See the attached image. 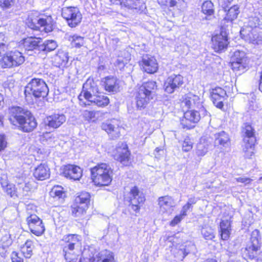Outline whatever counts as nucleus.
<instances>
[{
  "label": "nucleus",
  "instance_id": "4468645a",
  "mask_svg": "<svg viewBox=\"0 0 262 262\" xmlns=\"http://www.w3.org/2000/svg\"><path fill=\"white\" fill-rule=\"evenodd\" d=\"M200 119V113L195 111L189 110L184 114L183 118L181 120V124L184 129H189L194 126V124Z\"/></svg>",
  "mask_w": 262,
  "mask_h": 262
},
{
  "label": "nucleus",
  "instance_id": "2f4dec72",
  "mask_svg": "<svg viewBox=\"0 0 262 262\" xmlns=\"http://www.w3.org/2000/svg\"><path fill=\"white\" fill-rule=\"evenodd\" d=\"M156 82L153 81H148L143 83L139 90L142 91L147 96L153 99L155 90L157 89Z\"/></svg>",
  "mask_w": 262,
  "mask_h": 262
},
{
  "label": "nucleus",
  "instance_id": "69168bd1",
  "mask_svg": "<svg viewBox=\"0 0 262 262\" xmlns=\"http://www.w3.org/2000/svg\"><path fill=\"white\" fill-rule=\"evenodd\" d=\"M177 239V237L175 236H169L166 237V241H168L170 243H171L172 246H174V243L175 242V239Z\"/></svg>",
  "mask_w": 262,
  "mask_h": 262
},
{
  "label": "nucleus",
  "instance_id": "473e14b6",
  "mask_svg": "<svg viewBox=\"0 0 262 262\" xmlns=\"http://www.w3.org/2000/svg\"><path fill=\"white\" fill-rule=\"evenodd\" d=\"M40 38L30 37L24 39L21 44L26 50L32 51L37 48H39Z\"/></svg>",
  "mask_w": 262,
  "mask_h": 262
},
{
  "label": "nucleus",
  "instance_id": "bb28decb",
  "mask_svg": "<svg viewBox=\"0 0 262 262\" xmlns=\"http://www.w3.org/2000/svg\"><path fill=\"white\" fill-rule=\"evenodd\" d=\"M231 216L222 220L220 225L221 238L223 240H227L231 232Z\"/></svg>",
  "mask_w": 262,
  "mask_h": 262
},
{
  "label": "nucleus",
  "instance_id": "bf43d9fd",
  "mask_svg": "<svg viewBox=\"0 0 262 262\" xmlns=\"http://www.w3.org/2000/svg\"><path fill=\"white\" fill-rule=\"evenodd\" d=\"M12 262H24L23 259L18 256V253L16 252H13L11 254Z\"/></svg>",
  "mask_w": 262,
  "mask_h": 262
},
{
  "label": "nucleus",
  "instance_id": "0e129e2a",
  "mask_svg": "<svg viewBox=\"0 0 262 262\" xmlns=\"http://www.w3.org/2000/svg\"><path fill=\"white\" fill-rule=\"evenodd\" d=\"M31 189V186L29 183H26L25 184L23 188V195H26L27 192H29Z\"/></svg>",
  "mask_w": 262,
  "mask_h": 262
},
{
  "label": "nucleus",
  "instance_id": "774afa93",
  "mask_svg": "<svg viewBox=\"0 0 262 262\" xmlns=\"http://www.w3.org/2000/svg\"><path fill=\"white\" fill-rule=\"evenodd\" d=\"M259 89L262 92V72L260 75V81L259 84Z\"/></svg>",
  "mask_w": 262,
  "mask_h": 262
},
{
  "label": "nucleus",
  "instance_id": "2eb2a0df",
  "mask_svg": "<svg viewBox=\"0 0 262 262\" xmlns=\"http://www.w3.org/2000/svg\"><path fill=\"white\" fill-rule=\"evenodd\" d=\"M182 105H185L188 108H200L203 113V115H205L207 114L206 111L202 105V99L198 96L192 93H188L185 96L182 101Z\"/></svg>",
  "mask_w": 262,
  "mask_h": 262
},
{
  "label": "nucleus",
  "instance_id": "f704fd0d",
  "mask_svg": "<svg viewBox=\"0 0 262 262\" xmlns=\"http://www.w3.org/2000/svg\"><path fill=\"white\" fill-rule=\"evenodd\" d=\"M119 82L116 78L107 77L104 81V88L109 92H117L119 90Z\"/></svg>",
  "mask_w": 262,
  "mask_h": 262
},
{
  "label": "nucleus",
  "instance_id": "c03bdc74",
  "mask_svg": "<svg viewBox=\"0 0 262 262\" xmlns=\"http://www.w3.org/2000/svg\"><path fill=\"white\" fill-rule=\"evenodd\" d=\"M201 232L204 237L207 240H211L214 237L213 229L210 227L203 228Z\"/></svg>",
  "mask_w": 262,
  "mask_h": 262
},
{
  "label": "nucleus",
  "instance_id": "5701e85b",
  "mask_svg": "<svg viewBox=\"0 0 262 262\" xmlns=\"http://www.w3.org/2000/svg\"><path fill=\"white\" fill-rule=\"evenodd\" d=\"M81 237L77 234H68L64 235L62 239L61 245L63 250H74L75 246L80 244Z\"/></svg>",
  "mask_w": 262,
  "mask_h": 262
},
{
  "label": "nucleus",
  "instance_id": "680f3d73",
  "mask_svg": "<svg viewBox=\"0 0 262 262\" xmlns=\"http://www.w3.org/2000/svg\"><path fill=\"white\" fill-rule=\"evenodd\" d=\"M190 207H190L188 205L186 204L183 206L180 212V214L185 217L187 215V212Z\"/></svg>",
  "mask_w": 262,
  "mask_h": 262
},
{
  "label": "nucleus",
  "instance_id": "423d86ee",
  "mask_svg": "<svg viewBox=\"0 0 262 262\" xmlns=\"http://www.w3.org/2000/svg\"><path fill=\"white\" fill-rule=\"evenodd\" d=\"M98 93L99 89L96 83L92 80L88 79L83 84L82 90L78 96L79 104L82 106L89 105V101Z\"/></svg>",
  "mask_w": 262,
  "mask_h": 262
},
{
  "label": "nucleus",
  "instance_id": "6e6552de",
  "mask_svg": "<svg viewBox=\"0 0 262 262\" xmlns=\"http://www.w3.org/2000/svg\"><path fill=\"white\" fill-rule=\"evenodd\" d=\"M231 61L232 70L238 74L244 73L248 67L249 59L244 51H235L231 57Z\"/></svg>",
  "mask_w": 262,
  "mask_h": 262
},
{
  "label": "nucleus",
  "instance_id": "393cba45",
  "mask_svg": "<svg viewBox=\"0 0 262 262\" xmlns=\"http://www.w3.org/2000/svg\"><path fill=\"white\" fill-rule=\"evenodd\" d=\"M50 169L45 164H40L36 167L33 172L34 177L37 180L42 181L49 178Z\"/></svg>",
  "mask_w": 262,
  "mask_h": 262
},
{
  "label": "nucleus",
  "instance_id": "a878e982",
  "mask_svg": "<svg viewBox=\"0 0 262 262\" xmlns=\"http://www.w3.org/2000/svg\"><path fill=\"white\" fill-rule=\"evenodd\" d=\"M129 155L130 154L125 145L122 148H117V152L114 155V158L123 165L127 166L129 163Z\"/></svg>",
  "mask_w": 262,
  "mask_h": 262
},
{
  "label": "nucleus",
  "instance_id": "c9c22d12",
  "mask_svg": "<svg viewBox=\"0 0 262 262\" xmlns=\"http://www.w3.org/2000/svg\"><path fill=\"white\" fill-rule=\"evenodd\" d=\"M93 98H92L89 102L94 103L98 106L104 107L109 103V99L107 97L99 93L96 94Z\"/></svg>",
  "mask_w": 262,
  "mask_h": 262
},
{
  "label": "nucleus",
  "instance_id": "6e6d98bb",
  "mask_svg": "<svg viewBox=\"0 0 262 262\" xmlns=\"http://www.w3.org/2000/svg\"><path fill=\"white\" fill-rule=\"evenodd\" d=\"M7 142L5 135L0 134V151L5 149Z\"/></svg>",
  "mask_w": 262,
  "mask_h": 262
},
{
  "label": "nucleus",
  "instance_id": "de8ad7c7",
  "mask_svg": "<svg viewBox=\"0 0 262 262\" xmlns=\"http://www.w3.org/2000/svg\"><path fill=\"white\" fill-rule=\"evenodd\" d=\"M193 147V143L191 139L187 137L184 139L182 144V150L184 152L190 151Z\"/></svg>",
  "mask_w": 262,
  "mask_h": 262
},
{
  "label": "nucleus",
  "instance_id": "4be33fe9",
  "mask_svg": "<svg viewBox=\"0 0 262 262\" xmlns=\"http://www.w3.org/2000/svg\"><path fill=\"white\" fill-rule=\"evenodd\" d=\"M66 117L63 114L55 113L46 118L45 124L50 128L56 129L66 121Z\"/></svg>",
  "mask_w": 262,
  "mask_h": 262
},
{
  "label": "nucleus",
  "instance_id": "a211bd4d",
  "mask_svg": "<svg viewBox=\"0 0 262 262\" xmlns=\"http://www.w3.org/2000/svg\"><path fill=\"white\" fill-rule=\"evenodd\" d=\"M62 174L69 179L79 180L82 176V170L77 165L68 164L63 166Z\"/></svg>",
  "mask_w": 262,
  "mask_h": 262
},
{
  "label": "nucleus",
  "instance_id": "6ab92c4d",
  "mask_svg": "<svg viewBox=\"0 0 262 262\" xmlns=\"http://www.w3.org/2000/svg\"><path fill=\"white\" fill-rule=\"evenodd\" d=\"M101 127L113 139L117 138L120 135V128L118 121L116 119L107 120L103 122Z\"/></svg>",
  "mask_w": 262,
  "mask_h": 262
},
{
  "label": "nucleus",
  "instance_id": "c85d7f7f",
  "mask_svg": "<svg viewBox=\"0 0 262 262\" xmlns=\"http://www.w3.org/2000/svg\"><path fill=\"white\" fill-rule=\"evenodd\" d=\"M215 144L221 147H228L230 145V140L228 135L224 131L216 133L214 135Z\"/></svg>",
  "mask_w": 262,
  "mask_h": 262
},
{
  "label": "nucleus",
  "instance_id": "f257e3e1",
  "mask_svg": "<svg viewBox=\"0 0 262 262\" xmlns=\"http://www.w3.org/2000/svg\"><path fill=\"white\" fill-rule=\"evenodd\" d=\"M9 120L12 124L19 125L20 129L24 132H30L37 126L32 113L19 106H12L9 108Z\"/></svg>",
  "mask_w": 262,
  "mask_h": 262
},
{
  "label": "nucleus",
  "instance_id": "8fccbe9b",
  "mask_svg": "<svg viewBox=\"0 0 262 262\" xmlns=\"http://www.w3.org/2000/svg\"><path fill=\"white\" fill-rule=\"evenodd\" d=\"M8 38L3 33H0V55L2 52L5 51L7 49Z\"/></svg>",
  "mask_w": 262,
  "mask_h": 262
},
{
  "label": "nucleus",
  "instance_id": "e2e57ef3",
  "mask_svg": "<svg viewBox=\"0 0 262 262\" xmlns=\"http://www.w3.org/2000/svg\"><path fill=\"white\" fill-rule=\"evenodd\" d=\"M238 182L244 183L245 184H249L252 181V180L248 178L239 177L236 179Z\"/></svg>",
  "mask_w": 262,
  "mask_h": 262
},
{
  "label": "nucleus",
  "instance_id": "5fc2aeb1",
  "mask_svg": "<svg viewBox=\"0 0 262 262\" xmlns=\"http://www.w3.org/2000/svg\"><path fill=\"white\" fill-rule=\"evenodd\" d=\"M14 3V0H1L0 1V7L3 9L8 8L11 6Z\"/></svg>",
  "mask_w": 262,
  "mask_h": 262
},
{
  "label": "nucleus",
  "instance_id": "052dcab7",
  "mask_svg": "<svg viewBox=\"0 0 262 262\" xmlns=\"http://www.w3.org/2000/svg\"><path fill=\"white\" fill-rule=\"evenodd\" d=\"M0 183L2 185V187L3 188H5V187L9 184L10 183H8L7 177L6 175L3 174L2 176V177L0 178Z\"/></svg>",
  "mask_w": 262,
  "mask_h": 262
},
{
  "label": "nucleus",
  "instance_id": "20e7f679",
  "mask_svg": "<svg viewBox=\"0 0 262 262\" xmlns=\"http://www.w3.org/2000/svg\"><path fill=\"white\" fill-rule=\"evenodd\" d=\"M49 90L46 82L41 79L34 78L29 82L25 89L27 100L35 98L45 97L47 96Z\"/></svg>",
  "mask_w": 262,
  "mask_h": 262
},
{
  "label": "nucleus",
  "instance_id": "b1692460",
  "mask_svg": "<svg viewBox=\"0 0 262 262\" xmlns=\"http://www.w3.org/2000/svg\"><path fill=\"white\" fill-rule=\"evenodd\" d=\"M161 6H168L170 8L176 7L179 14L184 11L186 7L185 0H157Z\"/></svg>",
  "mask_w": 262,
  "mask_h": 262
},
{
  "label": "nucleus",
  "instance_id": "cd10ccee",
  "mask_svg": "<svg viewBox=\"0 0 262 262\" xmlns=\"http://www.w3.org/2000/svg\"><path fill=\"white\" fill-rule=\"evenodd\" d=\"M135 99L136 108L138 110H142L145 108L150 100L152 99L151 98L147 96L143 93V92L139 90H138L136 95Z\"/></svg>",
  "mask_w": 262,
  "mask_h": 262
},
{
  "label": "nucleus",
  "instance_id": "9b49d317",
  "mask_svg": "<svg viewBox=\"0 0 262 262\" xmlns=\"http://www.w3.org/2000/svg\"><path fill=\"white\" fill-rule=\"evenodd\" d=\"M211 48L216 53H222L226 51L229 45L228 36L225 32L222 31L220 34L212 37Z\"/></svg>",
  "mask_w": 262,
  "mask_h": 262
},
{
  "label": "nucleus",
  "instance_id": "49530a36",
  "mask_svg": "<svg viewBox=\"0 0 262 262\" xmlns=\"http://www.w3.org/2000/svg\"><path fill=\"white\" fill-rule=\"evenodd\" d=\"M74 250L67 249L63 250L64 253V258L67 262H71L77 259V255L73 251Z\"/></svg>",
  "mask_w": 262,
  "mask_h": 262
},
{
  "label": "nucleus",
  "instance_id": "4c0bfd02",
  "mask_svg": "<svg viewBox=\"0 0 262 262\" xmlns=\"http://www.w3.org/2000/svg\"><path fill=\"white\" fill-rule=\"evenodd\" d=\"M34 246L32 241L27 240L20 248V251L26 258H30L32 255Z\"/></svg>",
  "mask_w": 262,
  "mask_h": 262
},
{
  "label": "nucleus",
  "instance_id": "0eeeda50",
  "mask_svg": "<svg viewBox=\"0 0 262 262\" xmlns=\"http://www.w3.org/2000/svg\"><path fill=\"white\" fill-rule=\"evenodd\" d=\"M90 194L82 192L77 195L71 206L72 213L75 216H79L86 212L90 202Z\"/></svg>",
  "mask_w": 262,
  "mask_h": 262
},
{
  "label": "nucleus",
  "instance_id": "864d4df0",
  "mask_svg": "<svg viewBox=\"0 0 262 262\" xmlns=\"http://www.w3.org/2000/svg\"><path fill=\"white\" fill-rule=\"evenodd\" d=\"M258 18L256 17H254V18L252 17V18H250V19L249 20L248 24V27H247L245 28H244L242 29L248 30L249 29L250 30H251L252 29H257V28H256V27L257 25H258Z\"/></svg>",
  "mask_w": 262,
  "mask_h": 262
},
{
  "label": "nucleus",
  "instance_id": "7ed1b4c3",
  "mask_svg": "<svg viewBox=\"0 0 262 262\" xmlns=\"http://www.w3.org/2000/svg\"><path fill=\"white\" fill-rule=\"evenodd\" d=\"M93 181L97 186H108L112 181V170L105 163H101L91 169Z\"/></svg>",
  "mask_w": 262,
  "mask_h": 262
},
{
  "label": "nucleus",
  "instance_id": "e433bc0d",
  "mask_svg": "<svg viewBox=\"0 0 262 262\" xmlns=\"http://www.w3.org/2000/svg\"><path fill=\"white\" fill-rule=\"evenodd\" d=\"M67 38L71 42L72 46L77 48H80L85 43L84 38L76 34L68 35Z\"/></svg>",
  "mask_w": 262,
  "mask_h": 262
},
{
  "label": "nucleus",
  "instance_id": "603ef678",
  "mask_svg": "<svg viewBox=\"0 0 262 262\" xmlns=\"http://www.w3.org/2000/svg\"><path fill=\"white\" fill-rule=\"evenodd\" d=\"M128 60V58H123L122 57L119 56L118 59L115 63V64L119 69L121 70L124 68L125 64L127 63Z\"/></svg>",
  "mask_w": 262,
  "mask_h": 262
},
{
  "label": "nucleus",
  "instance_id": "13d9d810",
  "mask_svg": "<svg viewBox=\"0 0 262 262\" xmlns=\"http://www.w3.org/2000/svg\"><path fill=\"white\" fill-rule=\"evenodd\" d=\"M7 237H4L2 239V243L0 245V250L1 249L5 250L6 248H8L11 244V242L10 239L6 240V243L4 242V240L7 239Z\"/></svg>",
  "mask_w": 262,
  "mask_h": 262
},
{
  "label": "nucleus",
  "instance_id": "39448f33",
  "mask_svg": "<svg viewBox=\"0 0 262 262\" xmlns=\"http://www.w3.org/2000/svg\"><path fill=\"white\" fill-rule=\"evenodd\" d=\"M25 61L23 54L17 51H11L4 54L0 59V66L3 69H11L21 65Z\"/></svg>",
  "mask_w": 262,
  "mask_h": 262
},
{
  "label": "nucleus",
  "instance_id": "a18cd8bd",
  "mask_svg": "<svg viewBox=\"0 0 262 262\" xmlns=\"http://www.w3.org/2000/svg\"><path fill=\"white\" fill-rule=\"evenodd\" d=\"M4 190L12 198L17 197V193L15 185L13 184H9L5 188H3Z\"/></svg>",
  "mask_w": 262,
  "mask_h": 262
},
{
  "label": "nucleus",
  "instance_id": "79ce46f5",
  "mask_svg": "<svg viewBox=\"0 0 262 262\" xmlns=\"http://www.w3.org/2000/svg\"><path fill=\"white\" fill-rule=\"evenodd\" d=\"M213 7V4L210 1H206L202 5V11L205 14L211 15L214 13Z\"/></svg>",
  "mask_w": 262,
  "mask_h": 262
},
{
  "label": "nucleus",
  "instance_id": "3c124183",
  "mask_svg": "<svg viewBox=\"0 0 262 262\" xmlns=\"http://www.w3.org/2000/svg\"><path fill=\"white\" fill-rule=\"evenodd\" d=\"M63 188L60 186H54L51 192V195L54 196H57L59 198H62L64 194Z\"/></svg>",
  "mask_w": 262,
  "mask_h": 262
},
{
  "label": "nucleus",
  "instance_id": "72a5a7b5",
  "mask_svg": "<svg viewBox=\"0 0 262 262\" xmlns=\"http://www.w3.org/2000/svg\"><path fill=\"white\" fill-rule=\"evenodd\" d=\"M69 61L68 53L62 50L58 51L54 58L55 66L57 67H63L66 66Z\"/></svg>",
  "mask_w": 262,
  "mask_h": 262
},
{
  "label": "nucleus",
  "instance_id": "412c9836",
  "mask_svg": "<svg viewBox=\"0 0 262 262\" xmlns=\"http://www.w3.org/2000/svg\"><path fill=\"white\" fill-rule=\"evenodd\" d=\"M141 66L143 71L148 74H154L158 70V63L156 59L151 56H143Z\"/></svg>",
  "mask_w": 262,
  "mask_h": 262
},
{
  "label": "nucleus",
  "instance_id": "dca6fc26",
  "mask_svg": "<svg viewBox=\"0 0 262 262\" xmlns=\"http://www.w3.org/2000/svg\"><path fill=\"white\" fill-rule=\"evenodd\" d=\"M240 33L245 41L254 45L262 44V32H258L257 29H242Z\"/></svg>",
  "mask_w": 262,
  "mask_h": 262
},
{
  "label": "nucleus",
  "instance_id": "1a4fd4ad",
  "mask_svg": "<svg viewBox=\"0 0 262 262\" xmlns=\"http://www.w3.org/2000/svg\"><path fill=\"white\" fill-rule=\"evenodd\" d=\"M62 16L64 18L68 25L74 28L81 21L82 15L79 9L76 7H64L62 9Z\"/></svg>",
  "mask_w": 262,
  "mask_h": 262
},
{
  "label": "nucleus",
  "instance_id": "09e8293b",
  "mask_svg": "<svg viewBox=\"0 0 262 262\" xmlns=\"http://www.w3.org/2000/svg\"><path fill=\"white\" fill-rule=\"evenodd\" d=\"M98 114V112L90 111L85 110L83 112L82 115L85 120L94 121L96 119V115Z\"/></svg>",
  "mask_w": 262,
  "mask_h": 262
},
{
  "label": "nucleus",
  "instance_id": "f03ea898",
  "mask_svg": "<svg viewBox=\"0 0 262 262\" xmlns=\"http://www.w3.org/2000/svg\"><path fill=\"white\" fill-rule=\"evenodd\" d=\"M27 25L33 30H40L50 32L53 29V21L51 16L40 14L36 11L29 13L26 20Z\"/></svg>",
  "mask_w": 262,
  "mask_h": 262
},
{
  "label": "nucleus",
  "instance_id": "9d476101",
  "mask_svg": "<svg viewBox=\"0 0 262 262\" xmlns=\"http://www.w3.org/2000/svg\"><path fill=\"white\" fill-rule=\"evenodd\" d=\"M158 205L159 212L162 215L169 216L174 211L176 206V202L172 197L165 195L159 198Z\"/></svg>",
  "mask_w": 262,
  "mask_h": 262
},
{
  "label": "nucleus",
  "instance_id": "4d7b16f0",
  "mask_svg": "<svg viewBox=\"0 0 262 262\" xmlns=\"http://www.w3.org/2000/svg\"><path fill=\"white\" fill-rule=\"evenodd\" d=\"M184 218L181 214H179L174 216L173 220L170 222V225L175 226L179 224Z\"/></svg>",
  "mask_w": 262,
  "mask_h": 262
},
{
  "label": "nucleus",
  "instance_id": "338daca9",
  "mask_svg": "<svg viewBox=\"0 0 262 262\" xmlns=\"http://www.w3.org/2000/svg\"><path fill=\"white\" fill-rule=\"evenodd\" d=\"M196 202V199L194 197H192L188 199L186 204L191 207L192 204H194Z\"/></svg>",
  "mask_w": 262,
  "mask_h": 262
},
{
  "label": "nucleus",
  "instance_id": "37998d69",
  "mask_svg": "<svg viewBox=\"0 0 262 262\" xmlns=\"http://www.w3.org/2000/svg\"><path fill=\"white\" fill-rule=\"evenodd\" d=\"M245 136L244 138V142H250L252 138L256 139L254 136V130L252 127L250 125H246L245 128Z\"/></svg>",
  "mask_w": 262,
  "mask_h": 262
},
{
  "label": "nucleus",
  "instance_id": "f8f14e48",
  "mask_svg": "<svg viewBox=\"0 0 262 262\" xmlns=\"http://www.w3.org/2000/svg\"><path fill=\"white\" fill-rule=\"evenodd\" d=\"M128 199L132 209L136 212H138L140 206L145 201V197L143 193L139 191L138 188L134 186L130 190Z\"/></svg>",
  "mask_w": 262,
  "mask_h": 262
},
{
  "label": "nucleus",
  "instance_id": "7c9ffc66",
  "mask_svg": "<svg viewBox=\"0 0 262 262\" xmlns=\"http://www.w3.org/2000/svg\"><path fill=\"white\" fill-rule=\"evenodd\" d=\"M93 262H115L114 256L110 251L104 250L94 257Z\"/></svg>",
  "mask_w": 262,
  "mask_h": 262
},
{
  "label": "nucleus",
  "instance_id": "aec40b11",
  "mask_svg": "<svg viewBox=\"0 0 262 262\" xmlns=\"http://www.w3.org/2000/svg\"><path fill=\"white\" fill-rule=\"evenodd\" d=\"M210 96L213 104L220 109L224 106L223 101L227 97L226 91L220 87H216L210 90Z\"/></svg>",
  "mask_w": 262,
  "mask_h": 262
},
{
  "label": "nucleus",
  "instance_id": "a19ab883",
  "mask_svg": "<svg viewBox=\"0 0 262 262\" xmlns=\"http://www.w3.org/2000/svg\"><path fill=\"white\" fill-rule=\"evenodd\" d=\"M239 13L238 6L237 5H234L228 10L225 18L228 20L232 21L237 18Z\"/></svg>",
  "mask_w": 262,
  "mask_h": 262
},
{
  "label": "nucleus",
  "instance_id": "f3484780",
  "mask_svg": "<svg viewBox=\"0 0 262 262\" xmlns=\"http://www.w3.org/2000/svg\"><path fill=\"white\" fill-rule=\"evenodd\" d=\"M183 83V76L180 75H171L167 78L164 82V90L167 93L171 94Z\"/></svg>",
  "mask_w": 262,
  "mask_h": 262
},
{
  "label": "nucleus",
  "instance_id": "58836bf2",
  "mask_svg": "<svg viewBox=\"0 0 262 262\" xmlns=\"http://www.w3.org/2000/svg\"><path fill=\"white\" fill-rule=\"evenodd\" d=\"M208 144L205 139L201 138L196 145V154L199 157H203L208 151Z\"/></svg>",
  "mask_w": 262,
  "mask_h": 262
},
{
  "label": "nucleus",
  "instance_id": "c756f323",
  "mask_svg": "<svg viewBox=\"0 0 262 262\" xmlns=\"http://www.w3.org/2000/svg\"><path fill=\"white\" fill-rule=\"evenodd\" d=\"M256 139L252 138L251 142H244L243 151L246 159H252L255 154V143Z\"/></svg>",
  "mask_w": 262,
  "mask_h": 262
},
{
  "label": "nucleus",
  "instance_id": "ea45409f",
  "mask_svg": "<svg viewBox=\"0 0 262 262\" xmlns=\"http://www.w3.org/2000/svg\"><path fill=\"white\" fill-rule=\"evenodd\" d=\"M57 47V42L54 40H47L39 45V50L49 52L54 50Z\"/></svg>",
  "mask_w": 262,
  "mask_h": 262
},
{
  "label": "nucleus",
  "instance_id": "ddd939ff",
  "mask_svg": "<svg viewBox=\"0 0 262 262\" xmlns=\"http://www.w3.org/2000/svg\"><path fill=\"white\" fill-rule=\"evenodd\" d=\"M27 224L31 232L37 236H41L45 231L42 221L35 214H31L27 219Z\"/></svg>",
  "mask_w": 262,
  "mask_h": 262
}]
</instances>
